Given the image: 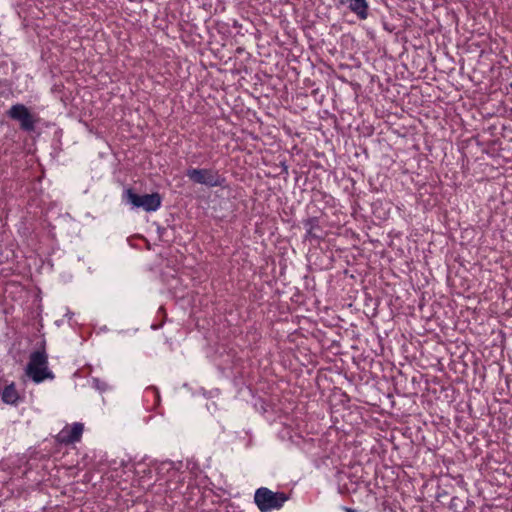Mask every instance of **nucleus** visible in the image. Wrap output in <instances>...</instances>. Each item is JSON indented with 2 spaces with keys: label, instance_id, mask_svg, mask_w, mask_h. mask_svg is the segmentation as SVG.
<instances>
[{
  "label": "nucleus",
  "instance_id": "5",
  "mask_svg": "<svg viewBox=\"0 0 512 512\" xmlns=\"http://www.w3.org/2000/svg\"><path fill=\"white\" fill-rule=\"evenodd\" d=\"M6 114L10 119L19 122L21 130L25 132H33L35 130L37 119L24 104L17 103L12 105Z\"/></svg>",
  "mask_w": 512,
  "mask_h": 512
},
{
  "label": "nucleus",
  "instance_id": "7",
  "mask_svg": "<svg viewBox=\"0 0 512 512\" xmlns=\"http://www.w3.org/2000/svg\"><path fill=\"white\" fill-rule=\"evenodd\" d=\"M303 227L305 228V241H321L324 239L323 230L320 226L319 217L312 216L302 220Z\"/></svg>",
  "mask_w": 512,
  "mask_h": 512
},
{
  "label": "nucleus",
  "instance_id": "6",
  "mask_svg": "<svg viewBox=\"0 0 512 512\" xmlns=\"http://www.w3.org/2000/svg\"><path fill=\"white\" fill-rule=\"evenodd\" d=\"M84 431V425L75 422L72 426L66 425L56 436V441L60 444L69 445L79 442Z\"/></svg>",
  "mask_w": 512,
  "mask_h": 512
},
{
  "label": "nucleus",
  "instance_id": "8",
  "mask_svg": "<svg viewBox=\"0 0 512 512\" xmlns=\"http://www.w3.org/2000/svg\"><path fill=\"white\" fill-rule=\"evenodd\" d=\"M348 8L353 12L360 20H365L369 15V5L367 0H346Z\"/></svg>",
  "mask_w": 512,
  "mask_h": 512
},
{
  "label": "nucleus",
  "instance_id": "9",
  "mask_svg": "<svg viewBox=\"0 0 512 512\" xmlns=\"http://www.w3.org/2000/svg\"><path fill=\"white\" fill-rule=\"evenodd\" d=\"M0 397L3 403L16 406L20 400V395L16 389L15 383L12 382L6 385L0 392Z\"/></svg>",
  "mask_w": 512,
  "mask_h": 512
},
{
  "label": "nucleus",
  "instance_id": "1",
  "mask_svg": "<svg viewBox=\"0 0 512 512\" xmlns=\"http://www.w3.org/2000/svg\"><path fill=\"white\" fill-rule=\"evenodd\" d=\"M25 371L36 384L46 379L53 380L55 378L54 373L48 368V354L45 348V340L41 342L37 350L31 352Z\"/></svg>",
  "mask_w": 512,
  "mask_h": 512
},
{
  "label": "nucleus",
  "instance_id": "15",
  "mask_svg": "<svg viewBox=\"0 0 512 512\" xmlns=\"http://www.w3.org/2000/svg\"><path fill=\"white\" fill-rule=\"evenodd\" d=\"M282 170L283 172L288 173V167L285 164H283Z\"/></svg>",
  "mask_w": 512,
  "mask_h": 512
},
{
  "label": "nucleus",
  "instance_id": "13",
  "mask_svg": "<svg viewBox=\"0 0 512 512\" xmlns=\"http://www.w3.org/2000/svg\"><path fill=\"white\" fill-rule=\"evenodd\" d=\"M92 386L99 390L100 392H104L108 389V384L99 378H93L92 379Z\"/></svg>",
  "mask_w": 512,
  "mask_h": 512
},
{
  "label": "nucleus",
  "instance_id": "11",
  "mask_svg": "<svg viewBox=\"0 0 512 512\" xmlns=\"http://www.w3.org/2000/svg\"><path fill=\"white\" fill-rule=\"evenodd\" d=\"M178 469L179 468L176 467V464L174 462L170 461V460L163 461L159 465V467H158L159 473H164V472L170 473V472H172L173 476L178 471Z\"/></svg>",
  "mask_w": 512,
  "mask_h": 512
},
{
  "label": "nucleus",
  "instance_id": "14",
  "mask_svg": "<svg viewBox=\"0 0 512 512\" xmlns=\"http://www.w3.org/2000/svg\"><path fill=\"white\" fill-rule=\"evenodd\" d=\"M341 508H342V510H344L345 512H357V510L352 509V508H350V507L342 506Z\"/></svg>",
  "mask_w": 512,
  "mask_h": 512
},
{
  "label": "nucleus",
  "instance_id": "3",
  "mask_svg": "<svg viewBox=\"0 0 512 512\" xmlns=\"http://www.w3.org/2000/svg\"><path fill=\"white\" fill-rule=\"evenodd\" d=\"M123 201L132 208L143 209L145 212H155L162 204V197L158 192L139 195L133 188H126L123 192Z\"/></svg>",
  "mask_w": 512,
  "mask_h": 512
},
{
  "label": "nucleus",
  "instance_id": "4",
  "mask_svg": "<svg viewBox=\"0 0 512 512\" xmlns=\"http://www.w3.org/2000/svg\"><path fill=\"white\" fill-rule=\"evenodd\" d=\"M186 176L194 184L204 185L208 188L226 187V178L213 168H188Z\"/></svg>",
  "mask_w": 512,
  "mask_h": 512
},
{
  "label": "nucleus",
  "instance_id": "12",
  "mask_svg": "<svg viewBox=\"0 0 512 512\" xmlns=\"http://www.w3.org/2000/svg\"><path fill=\"white\" fill-rule=\"evenodd\" d=\"M435 497H436L437 502H439L442 505H445L447 503L446 501L449 497V492H447L445 489L438 487Z\"/></svg>",
  "mask_w": 512,
  "mask_h": 512
},
{
  "label": "nucleus",
  "instance_id": "10",
  "mask_svg": "<svg viewBox=\"0 0 512 512\" xmlns=\"http://www.w3.org/2000/svg\"><path fill=\"white\" fill-rule=\"evenodd\" d=\"M448 507L453 512H467L468 500L463 497L453 496L448 501Z\"/></svg>",
  "mask_w": 512,
  "mask_h": 512
},
{
  "label": "nucleus",
  "instance_id": "2",
  "mask_svg": "<svg viewBox=\"0 0 512 512\" xmlns=\"http://www.w3.org/2000/svg\"><path fill=\"white\" fill-rule=\"evenodd\" d=\"M289 496L285 492H274L267 487H260L255 491L254 503L261 512H271L281 509Z\"/></svg>",
  "mask_w": 512,
  "mask_h": 512
}]
</instances>
